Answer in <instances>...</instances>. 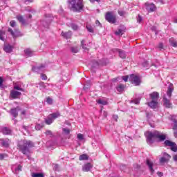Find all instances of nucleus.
I'll list each match as a JSON object with an SVG mask.
<instances>
[{
    "mask_svg": "<svg viewBox=\"0 0 177 177\" xmlns=\"http://www.w3.org/2000/svg\"><path fill=\"white\" fill-rule=\"evenodd\" d=\"M17 146L19 151H21L25 156H28L30 154V149L34 147V142L31 140H21L19 141Z\"/></svg>",
    "mask_w": 177,
    "mask_h": 177,
    "instance_id": "1",
    "label": "nucleus"
},
{
    "mask_svg": "<svg viewBox=\"0 0 177 177\" xmlns=\"http://www.w3.org/2000/svg\"><path fill=\"white\" fill-rule=\"evenodd\" d=\"M159 139L160 142H162L167 139V135L162 134L159 131H154L153 133L148 132L147 135V142L148 145H153L154 143V139Z\"/></svg>",
    "mask_w": 177,
    "mask_h": 177,
    "instance_id": "2",
    "label": "nucleus"
},
{
    "mask_svg": "<svg viewBox=\"0 0 177 177\" xmlns=\"http://www.w3.org/2000/svg\"><path fill=\"white\" fill-rule=\"evenodd\" d=\"M172 92H174V86L170 84L167 89V95H165L163 96V106L167 109H171L172 107V102H171Z\"/></svg>",
    "mask_w": 177,
    "mask_h": 177,
    "instance_id": "3",
    "label": "nucleus"
},
{
    "mask_svg": "<svg viewBox=\"0 0 177 177\" xmlns=\"http://www.w3.org/2000/svg\"><path fill=\"white\" fill-rule=\"evenodd\" d=\"M73 12L80 13L84 10V2L82 0H71L70 1Z\"/></svg>",
    "mask_w": 177,
    "mask_h": 177,
    "instance_id": "4",
    "label": "nucleus"
},
{
    "mask_svg": "<svg viewBox=\"0 0 177 177\" xmlns=\"http://www.w3.org/2000/svg\"><path fill=\"white\" fill-rule=\"evenodd\" d=\"M105 20L111 24H114L116 21V17L113 14V12H107L105 15Z\"/></svg>",
    "mask_w": 177,
    "mask_h": 177,
    "instance_id": "5",
    "label": "nucleus"
},
{
    "mask_svg": "<svg viewBox=\"0 0 177 177\" xmlns=\"http://www.w3.org/2000/svg\"><path fill=\"white\" fill-rule=\"evenodd\" d=\"M129 81L132 82L136 86L140 85V78L139 76L131 74L129 75Z\"/></svg>",
    "mask_w": 177,
    "mask_h": 177,
    "instance_id": "6",
    "label": "nucleus"
},
{
    "mask_svg": "<svg viewBox=\"0 0 177 177\" xmlns=\"http://www.w3.org/2000/svg\"><path fill=\"white\" fill-rule=\"evenodd\" d=\"M165 146H168L169 147H171V151H174V153H176L177 151V145L175 142H171L170 140H166L165 141Z\"/></svg>",
    "mask_w": 177,
    "mask_h": 177,
    "instance_id": "7",
    "label": "nucleus"
},
{
    "mask_svg": "<svg viewBox=\"0 0 177 177\" xmlns=\"http://www.w3.org/2000/svg\"><path fill=\"white\" fill-rule=\"evenodd\" d=\"M162 157L160 159V164H165V162H168L171 160V155L168 154L167 152H163Z\"/></svg>",
    "mask_w": 177,
    "mask_h": 177,
    "instance_id": "8",
    "label": "nucleus"
},
{
    "mask_svg": "<svg viewBox=\"0 0 177 177\" xmlns=\"http://www.w3.org/2000/svg\"><path fill=\"white\" fill-rule=\"evenodd\" d=\"M145 9L146 10H147V12H154V10H156V5H154V3H149V2H146L145 3Z\"/></svg>",
    "mask_w": 177,
    "mask_h": 177,
    "instance_id": "9",
    "label": "nucleus"
},
{
    "mask_svg": "<svg viewBox=\"0 0 177 177\" xmlns=\"http://www.w3.org/2000/svg\"><path fill=\"white\" fill-rule=\"evenodd\" d=\"M21 96V93L16 90H11L10 93V97L11 99H19Z\"/></svg>",
    "mask_w": 177,
    "mask_h": 177,
    "instance_id": "10",
    "label": "nucleus"
},
{
    "mask_svg": "<svg viewBox=\"0 0 177 177\" xmlns=\"http://www.w3.org/2000/svg\"><path fill=\"white\" fill-rule=\"evenodd\" d=\"M175 116L171 117V121H172V129L174 131V136L177 138V120L175 119Z\"/></svg>",
    "mask_w": 177,
    "mask_h": 177,
    "instance_id": "11",
    "label": "nucleus"
},
{
    "mask_svg": "<svg viewBox=\"0 0 177 177\" xmlns=\"http://www.w3.org/2000/svg\"><path fill=\"white\" fill-rule=\"evenodd\" d=\"M99 66H106V63L102 62V60L100 61H93L92 65H91V70H93V68H97Z\"/></svg>",
    "mask_w": 177,
    "mask_h": 177,
    "instance_id": "12",
    "label": "nucleus"
},
{
    "mask_svg": "<svg viewBox=\"0 0 177 177\" xmlns=\"http://www.w3.org/2000/svg\"><path fill=\"white\" fill-rule=\"evenodd\" d=\"M32 71L41 74V73H44V71H45V65L41 64L38 66H34L32 68Z\"/></svg>",
    "mask_w": 177,
    "mask_h": 177,
    "instance_id": "13",
    "label": "nucleus"
},
{
    "mask_svg": "<svg viewBox=\"0 0 177 177\" xmlns=\"http://www.w3.org/2000/svg\"><path fill=\"white\" fill-rule=\"evenodd\" d=\"M149 97L151 100H155L156 102L158 101V99H160V93L157 91H153V93L149 94Z\"/></svg>",
    "mask_w": 177,
    "mask_h": 177,
    "instance_id": "14",
    "label": "nucleus"
},
{
    "mask_svg": "<svg viewBox=\"0 0 177 177\" xmlns=\"http://www.w3.org/2000/svg\"><path fill=\"white\" fill-rule=\"evenodd\" d=\"M0 145L3 147H9V145H10V140H9V138L0 139Z\"/></svg>",
    "mask_w": 177,
    "mask_h": 177,
    "instance_id": "15",
    "label": "nucleus"
},
{
    "mask_svg": "<svg viewBox=\"0 0 177 177\" xmlns=\"http://www.w3.org/2000/svg\"><path fill=\"white\" fill-rule=\"evenodd\" d=\"M21 168H23V167L20 165H14L12 167V171L14 174H19V172H21Z\"/></svg>",
    "mask_w": 177,
    "mask_h": 177,
    "instance_id": "16",
    "label": "nucleus"
},
{
    "mask_svg": "<svg viewBox=\"0 0 177 177\" xmlns=\"http://www.w3.org/2000/svg\"><path fill=\"white\" fill-rule=\"evenodd\" d=\"M3 50L6 53H12L13 52V46L10 44H4Z\"/></svg>",
    "mask_w": 177,
    "mask_h": 177,
    "instance_id": "17",
    "label": "nucleus"
},
{
    "mask_svg": "<svg viewBox=\"0 0 177 177\" xmlns=\"http://www.w3.org/2000/svg\"><path fill=\"white\" fill-rule=\"evenodd\" d=\"M20 111V107L17 106V108L12 109L10 111L11 115L16 118L19 115V111Z\"/></svg>",
    "mask_w": 177,
    "mask_h": 177,
    "instance_id": "18",
    "label": "nucleus"
},
{
    "mask_svg": "<svg viewBox=\"0 0 177 177\" xmlns=\"http://www.w3.org/2000/svg\"><path fill=\"white\" fill-rule=\"evenodd\" d=\"M1 131L3 135H12V130L8 127H2Z\"/></svg>",
    "mask_w": 177,
    "mask_h": 177,
    "instance_id": "19",
    "label": "nucleus"
},
{
    "mask_svg": "<svg viewBox=\"0 0 177 177\" xmlns=\"http://www.w3.org/2000/svg\"><path fill=\"white\" fill-rule=\"evenodd\" d=\"M8 32L11 34V35H12V37H13V38H17V37H19V30H15L14 32L13 30H12V28H8Z\"/></svg>",
    "mask_w": 177,
    "mask_h": 177,
    "instance_id": "20",
    "label": "nucleus"
},
{
    "mask_svg": "<svg viewBox=\"0 0 177 177\" xmlns=\"http://www.w3.org/2000/svg\"><path fill=\"white\" fill-rule=\"evenodd\" d=\"M91 168H92V165H91V163H87L83 165L82 169L84 172H88V171H91Z\"/></svg>",
    "mask_w": 177,
    "mask_h": 177,
    "instance_id": "21",
    "label": "nucleus"
},
{
    "mask_svg": "<svg viewBox=\"0 0 177 177\" xmlns=\"http://www.w3.org/2000/svg\"><path fill=\"white\" fill-rule=\"evenodd\" d=\"M158 104V101L152 100L150 102H148V106L151 109H157V105Z\"/></svg>",
    "mask_w": 177,
    "mask_h": 177,
    "instance_id": "22",
    "label": "nucleus"
},
{
    "mask_svg": "<svg viewBox=\"0 0 177 177\" xmlns=\"http://www.w3.org/2000/svg\"><path fill=\"white\" fill-rule=\"evenodd\" d=\"M62 35L66 39H70V38H71V35H73V33L71 32V31H68V32H62Z\"/></svg>",
    "mask_w": 177,
    "mask_h": 177,
    "instance_id": "23",
    "label": "nucleus"
},
{
    "mask_svg": "<svg viewBox=\"0 0 177 177\" xmlns=\"http://www.w3.org/2000/svg\"><path fill=\"white\" fill-rule=\"evenodd\" d=\"M24 52H25V56L27 57H31V56H33L34 55V52H32V50H31V49L30 48L26 49Z\"/></svg>",
    "mask_w": 177,
    "mask_h": 177,
    "instance_id": "24",
    "label": "nucleus"
},
{
    "mask_svg": "<svg viewBox=\"0 0 177 177\" xmlns=\"http://www.w3.org/2000/svg\"><path fill=\"white\" fill-rule=\"evenodd\" d=\"M147 165H148L149 171H151V174H153V172H154V169H153V162L150 161V160L147 159Z\"/></svg>",
    "mask_w": 177,
    "mask_h": 177,
    "instance_id": "25",
    "label": "nucleus"
},
{
    "mask_svg": "<svg viewBox=\"0 0 177 177\" xmlns=\"http://www.w3.org/2000/svg\"><path fill=\"white\" fill-rule=\"evenodd\" d=\"M169 43L171 44V46H174V48L177 47V41L174 38H170L169 40Z\"/></svg>",
    "mask_w": 177,
    "mask_h": 177,
    "instance_id": "26",
    "label": "nucleus"
},
{
    "mask_svg": "<svg viewBox=\"0 0 177 177\" xmlns=\"http://www.w3.org/2000/svg\"><path fill=\"white\" fill-rule=\"evenodd\" d=\"M81 46L82 49H84V52H88V50H89L88 47H86V44H85V40H82Z\"/></svg>",
    "mask_w": 177,
    "mask_h": 177,
    "instance_id": "27",
    "label": "nucleus"
},
{
    "mask_svg": "<svg viewBox=\"0 0 177 177\" xmlns=\"http://www.w3.org/2000/svg\"><path fill=\"white\" fill-rule=\"evenodd\" d=\"M118 52H119V56L120 57H121V59H125V57H127V54L125 53V51L119 50Z\"/></svg>",
    "mask_w": 177,
    "mask_h": 177,
    "instance_id": "28",
    "label": "nucleus"
},
{
    "mask_svg": "<svg viewBox=\"0 0 177 177\" xmlns=\"http://www.w3.org/2000/svg\"><path fill=\"white\" fill-rule=\"evenodd\" d=\"M124 89H125V86L122 84H120L117 86L118 92H123Z\"/></svg>",
    "mask_w": 177,
    "mask_h": 177,
    "instance_id": "29",
    "label": "nucleus"
},
{
    "mask_svg": "<svg viewBox=\"0 0 177 177\" xmlns=\"http://www.w3.org/2000/svg\"><path fill=\"white\" fill-rule=\"evenodd\" d=\"M45 121H46V124H47V125H50V124H52V122H53L54 120L49 115L48 116V118L45 120Z\"/></svg>",
    "mask_w": 177,
    "mask_h": 177,
    "instance_id": "30",
    "label": "nucleus"
},
{
    "mask_svg": "<svg viewBox=\"0 0 177 177\" xmlns=\"http://www.w3.org/2000/svg\"><path fill=\"white\" fill-rule=\"evenodd\" d=\"M88 158H89V157L88 156V155L86 154H82V155H80V157H79V160L80 161H84L85 160H88Z\"/></svg>",
    "mask_w": 177,
    "mask_h": 177,
    "instance_id": "31",
    "label": "nucleus"
},
{
    "mask_svg": "<svg viewBox=\"0 0 177 177\" xmlns=\"http://www.w3.org/2000/svg\"><path fill=\"white\" fill-rule=\"evenodd\" d=\"M50 116L53 118V120H56V118H58L60 117V114L59 113H55L53 114H50Z\"/></svg>",
    "mask_w": 177,
    "mask_h": 177,
    "instance_id": "32",
    "label": "nucleus"
},
{
    "mask_svg": "<svg viewBox=\"0 0 177 177\" xmlns=\"http://www.w3.org/2000/svg\"><path fill=\"white\" fill-rule=\"evenodd\" d=\"M17 20L19 21V23H21V24H24L26 23V20H24V18H23V16H17Z\"/></svg>",
    "mask_w": 177,
    "mask_h": 177,
    "instance_id": "33",
    "label": "nucleus"
},
{
    "mask_svg": "<svg viewBox=\"0 0 177 177\" xmlns=\"http://www.w3.org/2000/svg\"><path fill=\"white\" fill-rule=\"evenodd\" d=\"M32 177H45L42 173H32Z\"/></svg>",
    "mask_w": 177,
    "mask_h": 177,
    "instance_id": "34",
    "label": "nucleus"
},
{
    "mask_svg": "<svg viewBox=\"0 0 177 177\" xmlns=\"http://www.w3.org/2000/svg\"><path fill=\"white\" fill-rule=\"evenodd\" d=\"M71 50L73 53H78V52H80V48L77 46L71 47Z\"/></svg>",
    "mask_w": 177,
    "mask_h": 177,
    "instance_id": "35",
    "label": "nucleus"
},
{
    "mask_svg": "<svg viewBox=\"0 0 177 177\" xmlns=\"http://www.w3.org/2000/svg\"><path fill=\"white\" fill-rule=\"evenodd\" d=\"M38 85L39 86L40 89H46V84L43 82H39Z\"/></svg>",
    "mask_w": 177,
    "mask_h": 177,
    "instance_id": "36",
    "label": "nucleus"
},
{
    "mask_svg": "<svg viewBox=\"0 0 177 177\" xmlns=\"http://www.w3.org/2000/svg\"><path fill=\"white\" fill-rule=\"evenodd\" d=\"M14 90L15 91H21V92H24V89L21 88L20 86L18 85L15 84L14 85Z\"/></svg>",
    "mask_w": 177,
    "mask_h": 177,
    "instance_id": "37",
    "label": "nucleus"
},
{
    "mask_svg": "<svg viewBox=\"0 0 177 177\" xmlns=\"http://www.w3.org/2000/svg\"><path fill=\"white\" fill-rule=\"evenodd\" d=\"M4 35H5V31L0 30V39H1V41H5V38L3 37Z\"/></svg>",
    "mask_w": 177,
    "mask_h": 177,
    "instance_id": "38",
    "label": "nucleus"
},
{
    "mask_svg": "<svg viewBox=\"0 0 177 177\" xmlns=\"http://www.w3.org/2000/svg\"><path fill=\"white\" fill-rule=\"evenodd\" d=\"M97 103L98 104H102L103 106H106V104H107V102L100 99L97 100Z\"/></svg>",
    "mask_w": 177,
    "mask_h": 177,
    "instance_id": "39",
    "label": "nucleus"
},
{
    "mask_svg": "<svg viewBox=\"0 0 177 177\" xmlns=\"http://www.w3.org/2000/svg\"><path fill=\"white\" fill-rule=\"evenodd\" d=\"M46 103H48V104H53V100L50 97H48L46 98Z\"/></svg>",
    "mask_w": 177,
    "mask_h": 177,
    "instance_id": "40",
    "label": "nucleus"
},
{
    "mask_svg": "<svg viewBox=\"0 0 177 177\" xmlns=\"http://www.w3.org/2000/svg\"><path fill=\"white\" fill-rule=\"evenodd\" d=\"M71 27L72 30H74L75 31H77V30H78V26H77V24H71Z\"/></svg>",
    "mask_w": 177,
    "mask_h": 177,
    "instance_id": "41",
    "label": "nucleus"
},
{
    "mask_svg": "<svg viewBox=\"0 0 177 177\" xmlns=\"http://www.w3.org/2000/svg\"><path fill=\"white\" fill-rule=\"evenodd\" d=\"M118 12L120 16H125L127 15V12L124 10H118Z\"/></svg>",
    "mask_w": 177,
    "mask_h": 177,
    "instance_id": "42",
    "label": "nucleus"
},
{
    "mask_svg": "<svg viewBox=\"0 0 177 177\" xmlns=\"http://www.w3.org/2000/svg\"><path fill=\"white\" fill-rule=\"evenodd\" d=\"M115 35H122V30L118 29L116 32H115Z\"/></svg>",
    "mask_w": 177,
    "mask_h": 177,
    "instance_id": "43",
    "label": "nucleus"
},
{
    "mask_svg": "<svg viewBox=\"0 0 177 177\" xmlns=\"http://www.w3.org/2000/svg\"><path fill=\"white\" fill-rule=\"evenodd\" d=\"M132 102L135 104H139V103H140V98H136V99L133 100Z\"/></svg>",
    "mask_w": 177,
    "mask_h": 177,
    "instance_id": "44",
    "label": "nucleus"
},
{
    "mask_svg": "<svg viewBox=\"0 0 177 177\" xmlns=\"http://www.w3.org/2000/svg\"><path fill=\"white\" fill-rule=\"evenodd\" d=\"M122 80H123V81L124 82H127L128 80H129V76L127 75V76H122Z\"/></svg>",
    "mask_w": 177,
    "mask_h": 177,
    "instance_id": "45",
    "label": "nucleus"
},
{
    "mask_svg": "<svg viewBox=\"0 0 177 177\" xmlns=\"http://www.w3.org/2000/svg\"><path fill=\"white\" fill-rule=\"evenodd\" d=\"M35 129H36V131H40L41 129H42V125H41V124H37L36 126H35Z\"/></svg>",
    "mask_w": 177,
    "mask_h": 177,
    "instance_id": "46",
    "label": "nucleus"
},
{
    "mask_svg": "<svg viewBox=\"0 0 177 177\" xmlns=\"http://www.w3.org/2000/svg\"><path fill=\"white\" fill-rule=\"evenodd\" d=\"M77 139L79 140H84V136L81 133L77 134Z\"/></svg>",
    "mask_w": 177,
    "mask_h": 177,
    "instance_id": "47",
    "label": "nucleus"
},
{
    "mask_svg": "<svg viewBox=\"0 0 177 177\" xmlns=\"http://www.w3.org/2000/svg\"><path fill=\"white\" fill-rule=\"evenodd\" d=\"M41 80H43L44 81L48 80V77L46 76V75L42 74V73L41 74Z\"/></svg>",
    "mask_w": 177,
    "mask_h": 177,
    "instance_id": "48",
    "label": "nucleus"
},
{
    "mask_svg": "<svg viewBox=\"0 0 177 177\" xmlns=\"http://www.w3.org/2000/svg\"><path fill=\"white\" fill-rule=\"evenodd\" d=\"M143 19L142 18V17H140V15H138V17H137V21L138 23H142Z\"/></svg>",
    "mask_w": 177,
    "mask_h": 177,
    "instance_id": "49",
    "label": "nucleus"
},
{
    "mask_svg": "<svg viewBox=\"0 0 177 177\" xmlns=\"http://www.w3.org/2000/svg\"><path fill=\"white\" fill-rule=\"evenodd\" d=\"M63 131L64 132V133H66V135H68V133H70V129H68L64 128Z\"/></svg>",
    "mask_w": 177,
    "mask_h": 177,
    "instance_id": "50",
    "label": "nucleus"
},
{
    "mask_svg": "<svg viewBox=\"0 0 177 177\" xmlns=\"http://www.w3.org/2000/svg\"><path fill=\"white\" fill-rule=\"evenodd\" d=\"M10 24L11 27H16V21H11L10 22Z\"/></svg>",
    "mask_w": 177,
    "mask_h": 177,
    "instance_id": "51",
    "label": "nucleus"
},
{
    "mask_svg": "<svg viewBox=\"0 0 177 177\" xmlns=\"http://www.w3.org/2000/svg\"><path fill=\"white\" fill-rule=\"evenodd\" d=\"M164 45L162 44V43H160L158 46V49H160V50H162V49H164L163 48Z\"/></svg>",
    "mask_w": 177,
    "mask_h": 177,
    "instance_id": "52",
    "label": "nucleus"
},
{
    "mask_svg": "<svg viewBox=\"0 0 177 177\" xmlns=\"http://www.w3.org/2000/svg\"><path fill=\"white\" fill-rule=\"evenodd\" d=\"M5 156H6V154L0 153V160H3V158H5Z\"/></svg>",
    "mask_w": 177,
    "mask_h": 177,
    "instance_id": "53",
    "label": "nucleus"
},
{
    "mask_svg": "<svg viewBox=\"0 0 177 177\" xmlns=\"http://www.w3.org/2000/svg\"><path fill=\"white\" fill-rule=\"evenodd\" d=\"M46 135H48L50 136L52 135V131H50V130H47L46 131Z\"/></svg>",
    "mask_w": 177,
    "mask_h": 177,
    "instance_id": "54",
    "label": "nucleus"
},
{
    "mask_svg": "<svg viewBox=\"0 0 177 177\" xmlns=\"http://www.w3.org/2000/svg\"><path fill=\"white\" fill-rule=\"evenodd\" d=\"M86 28H87L88 31H89V32H93V30L92 29V28H91L89 26H86Z\"/></svg>",
    "mask_w": 177,
    "mask_h": 177,
    "instance_id": "55",
    "label": "nucleus"
},
{
    "mask_svg": "<svg viewBox=\"0 0 177 177\" xmlns=\"http://www.w3.org/2000/svg\"><path fill=\"white\" fill-rule=\"evenodd\" d=\"M91 3H95V2H100V0H89Z\"/></svg>",
    "mask_w": 177,
    "mask_h": 177,
    "instance_id": "56",
    "label": "nucleus"
},
{
    "mask_svg": "<svg viewBox=\"0 0 177 177\" xmlns=\"http://www.w3.org/2000/svg\"><path fill=\"white\" fill-rule=\"evenodd\" d=\"M148 64H149V63L147 62V61H146V62H145L143 63V66H144V67H148Z\"/></svg>",
    "mask_w": 177,
    "mask_h": 177,
    "instance_id": "57",
    "label": "nucleus"
},
{
    "mask_svg": "<svg viewBox=\"0 0 177 177\" xmlns=\"http://www.w3.org/2000/svg\"><path fill=\"white\" fill-rule=\"evenodd\" d=\"M2 84H3V79L0 77V87L2 86Z\"/></svg>",
    "mask_w": 177,
    "mask_h": 177,
    "instance_id": "58",
    "label": "nucleus"
},
{
    "mask_svg": "<svg viewBox=\"0 0 177 177\" xmlns=\"http://www.w3.org/2000/svg\"><path fill=\"white\" fill-rule=\"evenodd\" d=\"M173 160H174V161H177V155H174V156H173Z\"/></svg>",
    "mask_w": 177,
    "mask_h": 177,
    "instance_id": "59",
    "label": "nucleus"
},
{
    "mask_svg": "<svg viewBox=\"0 0 177 177\" xmlns=\"http://www.w3.org/2000/svg\"><path fill=\"white\" fill-rule=\"evenodd\" d=\"M22 128L25 129V131H27L28 129V127L27 126H22Z\"/></svg>",
    "mask_w": 177,
    "mask_h": 177,
    "instance_id": "60",
    "label": "nucleus"
},
{
    "mask_svg": "<svg viewBox=\"0 0 177 177\" xmlns=\"http://www.w3.org/2000/svg\"><path fill=\"white\" fill-rule=\"evenodd\" d=\"M103 114H104V117H105L106 118L107 117V112L104 111Z\"/></svg>",
    "mask_w": 177,
    "mask_h": 177,
    "instance_id": "61",
    "label": "nucleus"
},
{
    "mask_svg": "<svg viewBox=\"0 0 177 177\" xmlns=\"http://www.w3.org/2000/svg\"><path fill=\"white\" fill-rule=\"evenodd\" d=\"M158 176L161 177L162 176V172H158Z\"/></svg>",
    "mask_w": 177,
    "mask_h": 177,
    "instance_id": "62",
    "label": "nucleus"
},
{
    "mask_svg": "<svg viewBox=\"0 0 177 177\" xmlns=\"http://www.w3.org/2000/svg\"><path fill=\"white\" fill-rule=\"evenodd\" d=\"M21 114L22 115H26V111H22Z\"/></svg>",
    "mask_w": 177,
    "mask_h": 177,
    "instance_id": "63",
    "label": "nucleus"
},
{
    "mask_svg": "<svg viewBox=\"0 0 177 177\" xmlns=\"http://www.w3.org/2000/svg\"><path fill=\"white\" fill-rule=\"evenodd\" d=\"M96 25L97 26H100V22L99 21H96Z\"/></svg>",
    "mask_w": 177,
    "mask_h": 177,
    "instance_id": "64",
    "label": "nucleus"
}]
</instances>
